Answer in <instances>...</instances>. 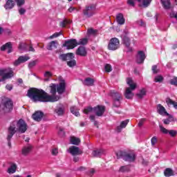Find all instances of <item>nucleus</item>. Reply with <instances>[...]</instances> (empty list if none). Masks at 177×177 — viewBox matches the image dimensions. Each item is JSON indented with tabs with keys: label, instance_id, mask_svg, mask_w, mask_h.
Listing matches in <instances>:
<instances>
[{
	"label": "nucleus",
	"instance_id": "f257e3e1",
	"mask_svg": "<svg viewBox=\"0 0 177 177\" xmlns=\"http://www.w3.org/2000/svg\"><path fill=\"white\" fill-rule=\"evenodd\" d=\"M66 91V82H61L59 84H53L50 86V93L51 95L41 89L31 88L28 90L27 96L33 102H57L60 99V96L56 95L57 92L59 95H62Z\"/></svg>",
	"mask_w": 177,
	"mask_h": 177
},
{
	"label": "nucleus",
	"instance_id": "f03ea898",
	"mask_svg": "<svg viewBox=\"0 0 177 177\" xmlns=\"http://www.w3.org/2000/svg\"><path fill=\"white\" fill-rule=\"evenodd\" d=\"M26 131H27V124L23 119H20L18 121H14L11 122L10 127H8L7 136L8 146L10 147L12 146V142H10V140L16 132H19V133H24Z\"/></svg>",
	"mask_w": 177,
	"mask_h": 177
},
{
	"label": "nucleus",
	"instance_id": "7ed1b4c3",
	"mask_svg": "<svg viewBox=\"0 0 177 177\" xmlns=\"http://www.w3.org/2000/svg\"><path fill=\"white\" fill-rule=\"evenodd\" d=\"M106 110V106L102 105H97V106L92 108L88 106L85 108L84 110V114H89V113H95V115L97 117H102L104 114V111Z\"/></svg>",
	"mask_w": 177,
	"mask_h": 177
},
{
	"label": "nucleus",
	"instance_id": "20e7f679",
	"mask_svg": "<svg viewBox=\"0 0 177 177\" xmlns=\"http://www.w3.org/2000/svg\"><path fill=\"white\" fill-rule=\"evenodd\" d=\"M118 158H123L124 161H127L128 162H133L135 160H136V154L133 152L126 153L122 151H118L116 153Z\"/></svg>",
	"mask_w": 177,
	"mask_h": 177
},
{
	"label": "nucleus",
	"instance_id": "39448f33",
	"mask_svg": "<svg viewBox=\"0 0 177 177\" xmlns=\"http://www.w3.org/2000/svg\"><path fill=\"white\" fill-rule=\"evenodd\" d=\"M127 83L130 86V88L127 87L126 88L124 96L126 99H132L134 95L133 93H132V91H135V89H136V84L133 83L132 79L129 77L127 79Z\"/></svg>",
	"mask_w": 177,
	"mask_h": 177
},
{
	"label": "nucleus",
	"instance_id": "423d86ee",
	"mask_svg": "<svg viewBox=\"0 0 177 177\" xmlns=\"http://www.w3.org/2000/svg\"><path fill=\"white\" fill-rule=\"evenodd\" d=\"M0 75L2 77L0 79V82L5 81V80H9L15 75L13 71L10 68L0 69Z\"/></svg>",
	"mask_w": 177,
	"mask_h": 177
},
{
	"label": "nucleus",
	"instance_id": "0eeeda50",
	"mask_svg": "<svg viewBox=\"0 0 177 177\" xmlns=\"http://www.w3.org/2000/svg\"><path fill=\"white\" fill-rule=\"evenodd\" d=\"M96 12V6L95 4H91L86 6V8L83 10V15L85 17L89 18L92 17Z\"/></svg>",
	"mask_w": 177,
	"mask_h": 177
},
{
	"label": "nucleus",
	"instance_id": "6e6552de",
	"mask_svg": "<svg viewBox=\"0 0 177 177\" xmlns=\"http://www.w3.org/2000/svg\"><path fill=\"white\" fill-rule=\"evenodd\" d=\"M119 48H120V40L116 37H113L111 39L108 45V49L109 50H117V49H119Z\"/></svg>",
	"mask_w": 177,
	"mask_h": 177
},
{
	"label": "nucleus",
	"instance_id": "1a4fd4ad",
	"mask_svg": "<svg viewBox=\"0 0 177 177\" xmlns=\"http://www.w3.org/2000/svg\"><path fill=\"white\" fill-rule=\"evenodd\" d=\"M111 96L113 99V106L115 107H120V100H121V98L122 97L121 94L115 91H112L111 92Z\"/></svg>",
	"mask_w": 177,
	"mask_h": 177
},
{
	"label": "nucleus",
	"instance_id": "9d476101",
	"mask_svg": "<svg viewBox=\"0 0 177 177\" xmlns=\"http://www.w3.org/2000/svg\"><path fill=\"white\" fill-rule=\"evenodd\" d=\"M1 107L4 111H10L13 109V102L10 100H6L1 104Z\"/></svg>",
	"mask_w": 177,
	"mask_h": 177
},
{
	"label": "nucleus",
	"instance_id": "9b49d317",
	"mask_svg": "<svg viewBox=\"0 0 177 177\" xmlns=\"http://www.w3.org/2000/svg\"><path fill=\"white\" fill-rule=\"evenodd\" d=\"M64 46H66L67 49H74L75 46H78L77 39H72L65 41Z\"/></svg>",
	"mask_w": 177,
	"mask_h": 177
},
{
	"label": "nucleus",
	"instance_id": "f8f14e48",
	"mask_svg": "<svg viewBox=\"0 0 177 177\" xmlns=\"http://www.w3.org/2000/svg\"><path fill=\"white\" fill-rule=\"evenodd\" d=\"M75 53L77 56H82V57H85V56L88 55V51H86V48H85V46H80L76 50Z\"/></svg>",
	"mask_w": 177,
	"mask_h": 177
},
{
	"label": "nucleus",
	"instance_id": "ddd939ff",
	"mask_svg": "<svg viewBox=\"0 0 177 177\" xmlns=\"http://www.w3.org/2000/svg\"><path fill=\"white\" fill-rule=\"evenodd\" d=\"M68 153H70L72 156H79V154H82V152L80 151V148L75 146H71L68 149Z\"/></svg>",
	"mask_w": 177,
	"mask_h": 177
},
{
	"label": "nucleus",
	"instance_id": "4468645a",
	"mask_svg": "<svg viewBox=\"0 0 177 177\" xmlns=\"http://www.w3.org/2000/svg\"><path fill=\"white\" fill-rule=\"evenodd\" d=\"M123 44H125L126 46V52H132L133 49L132 47H131V40L129 39V37L124 36L122 37Z\"/></svg>",
	"mask_w": 177,
	"mask_h": 177
},
{
	"label": "nucleus",
	"instance_id": "2eb2a0df",
	"mask_svg": "<svg viewBox=\"0 0 177 177\" xmlns=\"http://www.w3.org/2000/svg\"><path fill=\"white\" fill-rule=\"evenodd\" d=\"M30 60V57L28 55L20 56L15 62H14V66H19L21 63H26V62Z\"/></svg>",
	"mask_w": 177,
	"mask_h": 177
},
{
	"label": "nucleus",
	"instance_id": "dca6fc26",
	"mask_svg": "<svg viewBox=\"0 0 177 177\" xmlns=\"http://www.w3.org/2000/svg\"><path fill=\"white\" fill-rule=\"evenodd\" d=\"M145 59H146V55L143 51H138V55L136 57V62L138 64H140L145 62Z\"/></svg>",
	"mask_w": 177,
	"mask_h": 177
},
{
	"label": "nucleus",
	"instance_id": "f3484780",
	"mask_svg": "<svg viewBox=\"0 0 177 177\" xmlns=\"http://www.w3.org/2000/svg\"><path fill=\"white\" fill-rule=\"evenodd\" d=\"M59 59L63 62H66L67 60H71V59H74V54L72 53H69L67 54H62L59 55Z\"/></svg>",
	"mask_w": 177,
	"mask_h": 177
},
{
	"label": "nucleus",
	"instance_id": "a211bd4d",
	"mask_svg": "<svg viewBox=\"0 0 177 177\" xmlns=\"http://www.w3.org/2000/svg\"><path fill=\"white\" fill-rule=\"evenodd\" d=\"M32 117L33 120H35V121L39 122L41 121V120H42L44 117V113L39 111H36L35 113L32 114Z\"/></svg>",
	"mask_w": 177,
	"mask_h": 177
},
{
	"label": "nucleus",
	"instance_id": "6ab92c4d",
	"mask_svg": "<svg viewBox=\"0 0 177 177\" xmlns=\"http://www.w3.org/2000/svg\"><path fill=\"white\" fill-rule=\"evenodd\" d=\"M31 150H32V145H28L22 148L21 153L23 156H28V153H31Z\"/></svg>",
	"mask_w": 177,
	"mask_h": 177
},
{
	"label": "nucleus",
	"instance_id": "aec40b11",
	"mask_svg": "<svg viewBox=\"0 0 177 177\" xmlns=\"http://www.w3.org/2000/svg\"><path fill=\"white\" fill-rule=\"evenodd\" d=\"M15 0H6V3L4 5V8L8 10H10V9H13V8H15Z\"/></svg>",
	"mask_w": 177,
	"mask_h": 177
},
{
	"label": "nucleus",
	"instance_id": "412c9836",
	"mask_svg": "<svg viewBox=\"0 0 177 177\" xmlns=\"http://www.w3.org/2000/svg\"><path fill=\"white\" fill-rule=\"evenodd\" d=\"M58 46L59 42L57 41H52L48 44L47 49L48 50H53L54 49H57Z\"/></svg>",
	"mask_w": 177,
	"mask_h": 177
},
{
	"label": "nucleus",
	"instance_id": "4be33fe9",
	"mask_svg": "<svg viewBox=\"0 0 177 177\" xmlns=\"http://www.w3.org/2000/svg\"><path fill=\"white\" fill-rule=\"evenodd\" d=\"M83 85L86 86H93L95 85V80L91 77H87L83 81Z\"/></svg>",
	"mask_w": 177,
	"mask_h": 177
},
{
	"label": "nucleus",
	"instance_id": "5701e85b",
	"mask_svg": "<svg viewBox=\"0 0 177 177\" xmlns=\"http://www.w3.org/2000/svg\"><path fill=\"white\" fill-rule=\"evenodd\" d=\"M157 110L158 113L160 114V115H168V113L165 110V108L160 104L157 105Z\"/></svg>",
	"mask_w": 177,
	"mask_h": 177
},
{
	"label": "nucleus",
	"instance_id": "b1692460",
	"mask_svg": "<svg viewBox=\"0 0 177 177\" xmlns=\"http://www.w3.org/2000/svg\"><path fill=\"white\" fill-rule=\"evenodd\" d=\"M128 122H129V120H126L121 122L120 125L116 127V131L118 132H121V131H122L124 128L127 127V126L128 125Z\"/></svg>",
	"mask_w": 177,
	"mask_h": 177
},
{
	"label": "nucleus",
	"instance_id": "393cba45",
	"mask_svg": "<svg viewBox=\"0 0 177 177\" xmlns=\"http://www.w3.org/2000/svg\"><path fill=\"white\" fill-rule=\"evenodd\" d=\"M160 2L162 3V6L166 10H168V9H171V1L169 0H160Z\"/></svg>",
	"mask_w": 177,
	"mask_h": 177
},
{
	"label": "nucleus",
	"instance_id": "a878e982",
	"mask_svg": "<svg viewBox=\"0 0 177 177\" xmlns=\"http://www.w3.org/2000/svg\"><path fill=\"white\" fill-rule=\"evenodd\" d=\"M6 49L8 50V53H10L12 52V43L8 42L1 47V50L2 51L6 50Z\"/></svg>",
	"mask_w": 177,
	"mask_h": 177
},
{
	"label": "nucleus",
	"instance_id": "bb28decb",
	"mask_svg": "<svg viewBox=\"0 0 177 177\" xmlns=\"http://www.w3.org/2000/svg\"><path fill=\"white\" fill-rule=\"evenodd\" d=\"M116 21L120 24V26H122L125 23V19H124V15L122 13H119L116 16Z\"/></svg>",
	"mask_w": 177,
	"mask_h": 177
},
{
	"label": "nucleus",
	"instance_id": "cd10ccee",
	"mask_svg": "<svg viewBox=\"0 0 177 177\" xmlns=\"http://www.w3.org/2000/svg\"><path fill=\"white\" fill-rule=\"evenodd\" d=\"M102 154H104V150L103 149H97L92 153L93 157H100Z\"/></svg>",
	"mask_w": 177,
	"mask_h": 177
},
{
	"label": "nucleus",
	"instance_id": "c85d7f7f",
	"mask_svg": "<svg viewBox=\"0 0 177 177\" xmlns=\"http://www.w3.org/2000/svg\"><path fill=\"white\" fill-rule=\"evenodd\" d=\"M165 176L169 177V176H174V170H172L170 168H167L165 171Z\"/></svg>",
	"mask_w": 177,
	"mask_h": 177
},
{
	"label": "nucleus",
	"instance_id": "c756f323",
	"mask_svg": "<svg viewBox=\"0 0 177 177\" xmlns=\"http://www.w3.org/2000/svg\"><path fill=\"white\" fill-rule=\"evenodd\" d=\"M17 169V165H16V164H12L11 166L8 169V174H15Z\"/></svg>",
	"mask_w": 177,
	"mask_h": 177
},
{
	"label": "nucleus",
	"instance_id": "7c9ffc66",
	"mask_svg": "<svg viewBox=\"0 0 177 177\" xmlns=\"http://www.w3.org/2000/svg\"><path fill=\"white\" fill-rule=\"evenodd\" d=\"M80 138H77L75 136L71 137V143L72 145H75L76 146H78L80 145Z\"/></svg>",
	"mask_w": 177,
	"mask_h": 177
},
{
	"label": "nucleus",
	"instance_id": "2f4dec72",
	"mask_svg": "<svg viewBox=\"0 0 177 177\" xmlns=\"http://www.w3.org/2000/svg\"><path fill=\"white\" fill-rule=\"evenodd\" d=\"M166 103L169 105H173L174 109H177V102H174L170 98H167L166 99Z\"/></svg>",
	"mask_w": 177,
	"mask_h": 177
},
{
	"label": "nucleus",
	"instance_id": "473e14b6",
	"mask_svg": "<svg viewBox=\"0 0 177 177\" xmlns=\"http://www.w3.org/2000/svg\"><path fill=\"white\" fill-rule=\"evenodd\" d=\"M71 112L76 117H78V115H80V112L78 111V109H77V106L71 107Z\"/></svg>",
	"mask_w": 177,
	"mask_h": 177
},
{
	"label": "nucleus",
	"instance_id": "72a5a7b5",
	"mask_svg": "<svg viewBox=\"0 0 177 177\" xmlns=\"http://www.w3.org/2000/svg\"><path fill=\"white\" fill-rule=\"evenodd\" d=\"M68 24H71V20L65 19L64 21L60 22L61 27H66V26H68Z\"/></svg>",
	"mask_w": 177,
	"mask_h": 177
},
{
	"label": "nucleus",
	"instance_id": "f704fd0d",
	"mask_svg": "<svg viewBox=\"0 0 177 177\" xmlns=\"http://www.w3.org/2000/svg\"><path fill=\"white\" fill-rule=\"evenodd\" d=\"M137 96L139 99H142L145 96H146V89H141L140 93L137 94Z\"/></svg>",
	"mask_w": 177,
	"mask_h": 177
},
{
	"label": "nucleus",
	"instance_id": "c9c22d12",
	"mask_svg": "<svg viewBox=\"0 0 177 177\" xmlns=\"http://www.w3.org/2000/svg\"><path fill=\"white\" fill-rule=\"evenodd\" d=\"M19 49L21 50V52H23V50H26L27 49V44L26 43L21 42L19 44Z\"/></svg>",
	"mask_w": 177,
	"mask_h": 177
},
{
	"label": "nucleus",
	"instance_id": "e433bc0d",
	"mask_svg": "<svg viewBox=\"0 0 177 177\" xmlns=\"http://www.w3.org/2000/svg\"><path fill=\"white\" fill-rule=\"evenodd\" d=\"M77 64V62H75V59H69V61L67 62V65L68 67H74Z\"/></svg>",
	"mask_w": 177,
	"mask_h": 177
},
{
	"label": "nucleus",
	"instance_id": "4c0bfd02",
	"mask_svg": "<svg viewBox=\"0 0 177 177\" xmlns=\"http://www.w3.org/2000/svg\"><path fill=\"white\" fill-rule=\"evenodd\" d=\"M130 169L129 166H122L120 168V172H129Z\"/></svg>",
	"mask_w": 177,
	"mask_h": 177
},
{
	"label": "nucleus",
	"instance_id": "58836bf2",
	"mask_svg": "<svg viewBox=\"0 0 177 177\" xmlns=\"http://www.w3.org/2000/svg\"><path fill=\"white\" fill-rule=\"evenodd\" d=\"M88 44V39L84 38L80 39L79 41H77V45H86Z\"/></svg>",
	"mask_w": 177,
	"mask_h": 177
},
{
	"label": "nucleus",
	"instance_id": "ea45409f",
	"mask_svg": "<svg viewBox=\"0 0 177 177\" xmlns=\"http://www.w3.org/2000/svg\"><path fill=\"white\" fill-rule=\"evenodd\" d=\"M58 135L61 137L64 136L66 135V133L64 132V129L62 127H59L58 128Z\"/></svg>",
	"mask_w": 177,
	"mask_h": 177
},
{
	"label": "nucleus",
	"instance_id": "a19ab883",
	"mask_svg": "<svg viewBox=\"0 0 177 177\" xmlns=\"http://www.w3.org/2000/svg\"><path fill=\"white\" fill-rule=\"evenodd\" d=\"M157 142H158V139L156 136H153L151 139V146H153V147H154L156 146V144L157 143Z\"/></svg>",
	"mask_w": 177,
	"mask_h": 177
},
{
	"label": "nucleus",
	"instance_id": "79ce46f5",
	"mask_svg": "<svg viewBox=\"0 0 177 177\" xmlns=\"http://www.w3.org/2000/svg\"><path fill=\"white\" fill-rule=\"evenodd\" d=\"M152 0H142V5L144 8H147L151 3Z\"/></svg>",
	"mask_w": 177,
	"mask_h": 177
},
{
	"label": "nucleus",
	"instance_id": "37998d69",
	"mask_svg": "<svg viewBox=\"0 0 177 177\" xmlns=\"http://www.w3.org/2000/svg\"><path fill=\"white\" fill-rule=\"evenodd\" d=\"M55 113H57L58 115H63L64 109H63V108H58L55 110Z\"/></svg>",
	"mask_w": 177,
	"mask_h": 177
},
{
	"label": "nucleus",
	"instance_id": "c03bdc74",
	"mask_svg": "<svg viewBox=\"0 0 177 177\" xmlns=\"http://www.w3.org/2000/svg\"><path fill=\"white\" fill-rule=\"evenodd\" d=\"M104 68H105V71L106 73H110L112 71L113 68H111V65L109 64H106L104 66Z\"/></svg>",
	"mask_w": 177,
	"mask_h": 177
},
{
	"label": "nucleus",
	"instance_id": "a18cd8bd",
	"mask_svg": "<svg viewBox=\"0 0 177 177\" xmlns=\"http://www.w3.org/2000/svg\"><path fill=\"white\" fill-rule=\"evenodd\" d=\"M164 80V77L161 75H158L155 77L154 81L155 82H162V80Z\"/></svg>",
	"mask_w": 177,
	"mask_h": 177
},
{
	"label": "nucleus",
	"instance_id": "49530a36",
	"mask_svg": "<svg viewBox=\"0 0 177 177\" xmlns=\"http://www.w3.org/2000/svg\"><path fill=\"white\" fill-rule=\"evenodd\" d=\"M170 84L171 85H174L175 86H177V77H174L173 79L170 80Z\"/></svg>",
	"mask_w": 177,
	"mask_h": 177
},
{
	"label": "nucleus",
	"instance_id": "de8ad7c7",
	"mask_svg": "<svg viewBox=\"0 0 177 177\" xmlns=\"http://www.w3.org/2000/svg\"><path fill=\"white\" fill-rule=\"evenodd\" d=\"M160 132H162V133H165V135L168 134L169 130L165 129L164 127L160 126Z\"/></svg>",
	"mask_w": 177,
	"mask_h": 177
},
{
	"label": "nucleus",
	"instance_id": "09e8293b",
	"mask_svg": "<svg viewBox=\"0 0 177 177\" xmlns=\"http://www.w3.org/2000/svg\"><path fill=\"white\" fill-rule=\"evenodd\" d=\"M62 35V32H55L53 35L50 36V39H53V38H57V37H60Z\"/></svg>",
	"mask_w": 177,
	"mask_h": 177
},
{
	"label": "nucleus",
	"instance_id": "8fccbe9b",
	"mask_svg": "<svg viewBox=\"0 0 177 177\" xmlns=\"http://www.w3.org/2000/svg\"><path fill=\"white\" fill-rule=\"evenodd\" d=\"M17 2V6H23L26 1L24 0H15Z\"/></svg>",
	"mask_w": 177,
	"mask_h": 177
},
{
	"label": "nucleus",
	"instance_id": "3c124183",
	"mask_svg": "<svg viewBox=\"0 0 177 177\" xmlns=\"http://www.w3.org/2000/svg\"><path fill=\"white\" fill-rule=\"evenodd\" d=\"M37 60H34V61L30 62L28 64L29 68H32V67H34L37 65Z\"/></svg>",
	"mask_w": 177,
	"mask_h": 177
},
{
	"label": "nucleus",
	"instance_id": "603ef678",
	"mask_svg": "<svg viewBox=\"0 0 177 177\" xmlns=\"http://www.w3.org/2000/svg\"><path fill=\"white\" fill-rule=\"evenodd\" d=\"M87 31L88 34H92L93 35H95V34L97 32V30H94L93 28H89Z\"/></svg>",
	"mask_w": 177,
	"mask_h": 177
},
{
	"label": "nucleus",
	"instance_id": "864d4df0",
	"mask_svg": "<svg viewBox=\"0 0 177 177\" xmlns=\"http://www.w3.org/2000/svg\"><path fill=\"white\" fill-rule=\"evenodd\" d=\"M168 133L169 135H170V136H172L174 138V136H176L177 132L175 130H170L169 131Z\"/></svg>",
	"mask_w": 177,
	"mask_h": 177
},
{
	"label": "nucleus",
	"instance_id": "5fc2aeb1",
	"mask_svg": "<svg viewBox=\"0 0 177 177\" xmlns=\"http://www.w3.org/2000/svg\"><path fill=\"white\" fill-rule=\"evenodd\" d=\"M146 122V119L145 118H142L141 119L139 122H138V127L140 128L142 127H143V124H145V122Z\"/></svg>",
	"mask_w": 177,
	"mask_h": 177
},
{
	"label": "nucleus",
	"instance_id": "6e6d98bb",
	"mask_svg": "<svg viewBox=\"0 0 177 177\" xmlns=\"http://www.w3.org/2000/svg\"><path fill=\"white\" fill-rule=\"evenodd\" d=\"M52 73L50 71H46L44 73L45 78H50L52 77Z\"/></svg>",
	"mask_w": 177,
	"mask_h": 177
},
{
	"label": "nucleus",
	"instance_id": "4d7b16f0",
	"mask_svg": "<svg viewBox=\"0 0 177 177\" xmlns=\"http://www.w3.org/2000/svg\"><path fill=\"white\" fill-rule=\"evenodd\" d=\"M152 71H153V74H157V73H158L160 71V70H158L157 68V66L156 65H153L152 66Z\"/></svg>",
	"mask_w": 177,
	"mask_h": 177
},
{
	"label": "nucleus",
	"instance_id": "13d9d810",
	"mask_svg": "<svg viewBox=\"0 0 177 177\" xmlns=\"http://www.w3.org/2000/svg\"><path fill=\"white\" fill-rule=\"evenodd\" d=\"M169 16H170V17H174V19H176V20H177V12L171 11L169 14Z\"/></svg>",
	"mask_w": 177,
	"mask_h": 177
},
{
	"label": "nucleus",
	"instance_id": "bf43d9fd",
	"mask_svg": "<svg viewBox=\"0 0 177 177\" xmlns=\"http://www.w3.org/2000/svg\"><path fill=\"white\" fill-rule=\"evenodd\" d=\"M127 4L130 6H135V0H128Z\"/></svg>",
	"mask_w": 177,
	"mask_h": 177
},
{
	"label": "nucleus",
	"instance_id": "052dcab7",
	"mask_svg": "<svg viewBox=\"0 0 177 177\" xmlns=\"http://www.w3.org/2000/svg\"><path fill=\"white\" fill-rule=\"evenodd\" d=\"M68 12H70L71 13L74 12V10H76V12H78V10L77 9V8L75 7H71L68 8Z\"/></svg>",
	"mask_w": 177,
	"mask_h": 177
},
{
	"label": "nucleus",
	"instance_id": "680f3d73",
	"mask_svg": "<svg viewBox=\"0 0 177 177\" xmlns=\"http://www.w3.org/2000/svg\"><path fill=\"white\" fill-rule=\"evenodd\" d=\"M59 153V151H57V149L56 148H54L53 150H52V154L53 156H57V154Z\"/></svg>",
	"mask_w": 177,
	"mask_h": 177
},
{
	"label": "nucleus",
	"instance_id": "e2e57ef3",
	"mask_svg": "<svg viewBox=\"0 0 177 177\" xmlns=\"http://www.w3.org/2000/svg\"><path fill=\"white\" fill-rule=\"evenodd\" d=\"M6 88L8 91H12V89H13V86L12 84H7Z\"/></svg>",
	"mask_w": 177,
	"mask_h": 177
},
{
	"label": "nucleus",
	"instance_id": "0e129e2a",
	"mask_svg": "<svg viewBox=\"0 0 177 177\" xmlns=\"http://www.w3.org/2000/svg\"><path fill=\"white\" fill-rule=\"evenodd\" d=\"M19 15H24L26 13V9L24 8H20L19 10Z\"/></svg>",
	"mask_w": 177,
	"mask_h": 177
},
{
	"label": "nucleus",
	"instance_id": "69168bd1",
	"mask_svg": "<svg viewBox=\"0 0 177 177\" xmlns=\"http://www.w3.org/2000/svg\"><path fill=\"white\" fill-rule=\"evenodd\" d=\"M94 174H95V169H90V171H89L90 176H92V175Z\"/></svg>",
	"mask_w": 177,
	"mask_h": 177
},
{
	"label": "nucleus",
	"instance_id": "338daca9",
	"mask_svg": "<svg viewBox=\"0 0 177 177\" xmlns=\"http://www.w3.org/2000/svg\"><path fill=\"white\" fill-rule=\"evenodd\" d=\"M138 24H139V26H145V22H143V21L142 20H140L138 21Z\"/></svg>",
	"mask_w": 177,
	"mask_h": 177
},
{
	"label": "nucleus",
	"instance_id": "774afa93",
	"mask_svg": "<svg viewBox=\"0 0 177 177\" xmlns=\"http://www.w3.org/2000/svg\"><path fill=\"white\" fill-rule=\"evenodd\" d=\"M164 124H165L166 125H169V122H171V121H169V119H166L163 121Z\"/></svg>",
	"mask_w": 177,
	"mask_h": 177
}]
</instances>
